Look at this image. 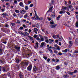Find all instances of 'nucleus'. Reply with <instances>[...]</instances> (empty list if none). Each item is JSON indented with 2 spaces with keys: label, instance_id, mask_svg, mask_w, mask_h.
Returning a JSON list of instances; mask_svg holds the SVG:
<instances>
[{
  "label": "nucleus",
  "instance_id": "obj_53",
  "mask_svg": "<svg viewBox=\"0 0 78 78\" xmlns=\"http://www.w3.org/2000/svg\"><path fill=\"white\" fill-rule=\"evenodd\" d=\"M23 27H20V30H23Z\"/></svg>",
  "mask_w": 78,
  "mask_h": 78
},
{
  "label": "nucleus",
  "instance_id": "obj_5",
  "mask_svg": "<svg viewBox=\"0 0 78 78\" xmlns=\"http://www.w3.org/2000/svg\"><path fill=\"white\" fill-rule=\"evenodd\" d=\"M46 45L45 42H43L41 43V44L40 45V47H44V46L45 47Z\"/></svg>",
  "mask_w": 78,
  "mask_h": 78
},
{
  "label": "nucleus",
  "instance_id": "obj_31",
  "mask_svg": "<svg viewBox=\"0 0 78 78\" xmlns=\"http://www.w3.org/2000/svg\"><path fill=\"white\" fill-rule=\"evenodd\" d=\"M25 33L26 34V36H28H28H29V34L27 33V32H25Z\"/></svg>",
  "mask_w": 78,
  "mask_h": 78
},
{
  "label": "nucleus",
  "instance_id": "obj_32",
  "mask_svg": "<svg viewBox=\"0 0 78 78\" xmlns=\"http://www.w3.org/2000/svg\"><path fill=\"white\" fill-rule=\"evenodd\" d=\"M51 17L52 18H55V14H52L51 15Z\"/></svg>",
  "mask_w": 78,
  "mask_h": 78
},
{
  "label": "nucleus",
  "instance_id": "obj_38",
  "mask_svg": "<svg viewBox=\"0 0 78 78\" xmlns=\"http://www.w3.org/2000/svg\"><path fill=\"white\" fill-rule=\"evenodd\" d=\"M51 19H52L51 18H49V17H48V20H49V21H50Z\"/></svg>",
  "mask_w": 78,
  "mask_h": 78
},
{
  "label": "nucleus",
  "instance_id": "obj_12",
  "mask_svg": "<svg viewBox=\"0 0 78 78\" xmlns=\"http://www.w3.org/2000/svg\"><path fill=\"white\" fill-rule=\"evenodd\" d=\"M69 44L70 45L69 46V48H70L71 47H72V44H73V43L72 41H69Z\"/></svg>",
  "mask_w": 78,
  "mask_h": 78
},
{
  "label": "nucleus",
  "instance_id": "obj_62",
  "mask_svg": "<svg viewBox=\"0 0 78 78\" xmlns=\"http://www.w3.org/2000/svg\"><path fill=\"white\" fill-rule=\"evenodd\" d=\"M3 25L1 23H0V27H3Z\"/></svg>",
  "mask_w": 78,
  "mask_h": 78
},
{
  "label": "nucleus",
  "instance_id": "obj_59",
  "mask_svg": "<svg viewBox=\"0 0 78 78\" xmlns=\"http://www.w3.org/2000/svg\"><path fill=\"white\" fill-rule=\"evenodd\" d=\"M69 8H70V9H72V5H70L69 6Z\"/></svg>",
  "mask_w": 78,
  "mask_h": 78
},
{
  "label": "nucleus",
  "instance_id": "obj_16",
  "mask_svg": "<svg viewBox=\"0 0 78 78\" xmlns=\"http://www.w3.org/2000/svg\"><path fill=\"white\" fill-rule=\"evenodd\" d=\"M75 43L76 45H78V39L76 38L75 41Z\"/></svg>",
  "mask_w": 78,
  "mask_h": 78
},
{
  "label": "nucleus",
  "instance_id": "obj_52",
  "mask_svg": "<svg viewBox=\"0 0 78 78\" xmlns=\"http://www.w3.org/2000/svg\"><path fill=\"white\" fill-rule=\"evenodd\" d=\"M34 5L33 4H31L30 5V6L31 8Z\"/></svg>",
  "mask_w": 78,
  "mask_h": 78
},
{
  "label": "nucleus",
  "instance_id": "obj_29",
  "mask_svg": "<svg viewBox=\"0 0 78 78\" xmlns=\"http://www.w3.org/2000/svg\"><path fill=\"white\" fill-rule=\"evenodd\" d=\"M15 61L16 63H19V61H20V60L19 59H16Z\"/></svg>",
  "mask_w": 78,
  "mask_h": 78
},
{
  "label": "nucleus",
  "instance_id": "obj_47",
  "mask_svg": "<svg viewBox=\"0 0 78 78\" xmlns=\"http://www.w3.org/2000/svg\"><path fill=\"white\" fill-rule=\"evenodd\" d=\"M14 3H15V4H17V0H15L14 1Z\"/></svg>",
  "mask_w": 78,
  "mask_h": 78
},
{
  "label": "nucleus",
  "instance_id": "obj_55",
  "mask_svg": "<svg viewBox=\"0 0 78 78\" xmlns=\"http://www.w3.org/2000/svg\"><path fill=\"white\" fill-rule=\"evenodd\" d=\"M2 51V49H0V53H2V54H3Z\"/></svg>",
  "mask_w": 78,
  "mask_h": 78
},
{
  "label": "nucleus",
  "instance_id": "obj_60",
  "mask_svg": "<svg viewBox=\"0 0 78 78\" xmlns=\"http://www.w3.org/2000/svg\"><path fill=\"white\" fill-rule=\"evenodd\" d=\"M50 61V58H48V59H47V62H49Z\"/></svg>",
  "mask_w": 78,
  "mask_h": 78
},
{
  "label": "nucleus",
  "instance_id": "obj_33",
  "mask_svg": "<svg viewBox=\"0 0 78 78\" xmlns=\"http://www.w3.org/2000/svg\"><path fill=\"white\" fill-rule=\"evenodd\" d=\"M3 68V66H0V72H2V70Z\"/></svg>",
  "mask_w": 78,
  "mask_h": 78
},
{
  "label": "nucleus",
  "instance_id": "obj_8",
  "mask_svg": "<svg viewBox=\"0 0 78 78\" xmlns=\"http://www.w3.org/2000/svg\"><path fill=\"white\" fill-rule=\"evenodd\" d=\"M66 11L63 10H61L59 12V14H65L66 13Z\"/></svg>",
  "mask_w": 78,
  "mask_h": 78
},
{
  "label": "nucleus",
  "instance_id": "obj_51",
  "mask_svg": "<svg viewBox=\"0 0 78 78\" xmlns=\"http://www.w3.org/2000/svg\"><path fill=\"white\" fill-rule=\"evenodd\" d=\"M22 39L25 42H28V41L27 40H26L25 39H24L23 38Z\"/></svg>",
  "mask_w": 78,
  "mask_h": 78
},
{
  "label": "nucleus",
  "instance_id": "obj_15",
  "mask_svg": "<svg viewBox=\"0 0 78 78\" xmlns=\"http://www.w3.org/2000/svg\"><path fill=\"white\" fill-rule=\"evenodd\" d=\"M19 5L20 6H21V7H24V5H23V2H20Z\"/></svg>",
  "mask_w": 78,
  "mask_h": 78
},
{
  "label": "nucleus",
  "instance_id": "obj_63",
  "mask_svg": "<svg viewBox=\"0 0 78 78\" xmlns=\"http://www.w3.org/2000/svg\"><path fill=\"white\" fill-rule=\"evenodd\" d=\"M1 30L2 31H5V29L3 28H1Z\"/></svg>",
  "mask_w": 78,
  "mask_h": 78
},
{
  "label": "nucleus",
  "instance_id": "obj_22",
  "mask_svg": "<svg viewBox=\"0 0 78 78\" xmlns=\"http://www.w3.org/2000/svg\"><path fill=\"white\" fill-rule=\"evenodd\" d=\"M28 37L30 39L31 41H33V38L31 37V36H28Z\"/></svg>",
  "mask_w": 78,
  "mask_h": 78
},
{
  "label": "nucleus",
  "instance_id": "obj_27",
  "mask_svg": "<svg viewBox=\"0 0 78 78\" xmlns=\"http://www.w3.org/2000/svg\"><path fill=\"white\" fill-rule=\"evenodd\" d=\"M69 76V75L67 74H66V75H64L63 76V77L64 78H67Z\"/></svg>",
  "mask_w": 78,
  "mask_h": 78
},
{
  "label": "nucleus",
  "instance_id": "obj_28",
  "mask_svg": "<svg viewBox=\"0 0 78 78\" xmlns=\"http://www.w3.org/2000/svg\"><path fill=\"white\" fill-rule=\"evenodd\" d=\"M50 23H51V25H53V24H54V21L53 20H51L50 22Z\"/></svg>",
  "mask_w": 78,
  "mask_h": 78
},
{
  "label": "nucleus",
  "instance_id": "obj_18",
  "mask_svg": "<svg viewBox=\"0 0 78 78\" xmlns=\"http://www.w3.org/2000/svg\"><path fill=\"white\" fill-rule=\"evenodd\" d=\"M67 73H68V74H69V75H73V72H71L70 71H68Z\"/></svg>",
  "mask_w": 78,
  "mask_h": 78
},
{
  "label": "nucleus",
  "instance_id": "obj_21",
  "mask_svg": "<svg viewBox=\"0 0 78 78\" xmlns=\"http://www.w3.org/2000/svg\"><path fill=\"white\" fill-rule=\"evenodd\" d=\"M19 75L20 78H23V74L22 73H20Z\"/></svg>",
  "mask_w": 78,
  "mask_h": 78
},
{
  "label": "nucleus",
  "instance_id": "obj_1",
  "mask_svg": "<svg viewBox=\"0 0 78 78\" xmlns=\"http://www.w3.org/2000/svg\"><path fill=\"white\" fill-rule=\"evenodd\" d=\"M32 69V65L30 64L27 67V69L28 71H31Z\"/></svg>",
  "mask_w": 78,
  "mask_h": 78
},
{
  "label": "nucleus",
  "instance_id": "obj_43",
  "mask_svg": "<svg viewBox=\"0 0 78 78\" xmlns=\"http://www.w3.org/2000/svg\"><path fill=\"white\" fill-rule=\"evenodd\" d=\"M51 3L52 5H53V4H54V3H55L54 0H51Z\"/></svg>",
  "mask_w": 78,
  "mask_h": 78
},
{
  "label": "nucleus",
  "instance_id": "obj_9",
  "mask_svg": "<svg viewBox=\"0 0 78 78\" xmlns=\"http://www.w3.org/2000/svg\"><path fill=\"white\" fill-rule=\"evenodd\" d=\"M26 10H25L23 9L21 11H20V13L22 14H24L26 12Z\"/></svg>",
  "mask_w": 78,
  "mask_h": 78
},
{
  "label": "nucleus",
  "instance_id": "obj_42",
  "mask_svg": "<svg viewBox=\"0 0 78 78\" xmlns=\"http://www.w3.org/2000/svg\"><path fill=\"white\" fill-rule=\"evenodd\" d=\"M34 38L35 39H36V38H37V35H36V34H34V36H33Z\"/></svg>",
  "mask_w": 78,
  "mask_h": 78
},
{
  "label": "nucleus",
  "instance_id": "obj_64",
  "mask_svg": "<svg viewBox=\"0 0 78 78\" xmlns=\"http://www.w3.org/2000/svg\"><path fill=\"white\" fill-rule=\"evenodd\" d=\"M45 41L47 43H48V39L46 40V41Z\"/></svg>",
  "mask_w": 78,
  "mask_h": 78
},
{
  "label": "nucleus",
  "instance_id": "obj_37",
  "mask_svg": "<svg viewBox=\"0 0 78 78\" xmlns=\"http://www.w3.org/2000/svg\"><path fill=\"white\" fill-rule=\"evenodd\" d=\"M50 11H51V12H52V9L51 8L49 9V10L47 11V12H49Z\"/></svg>",
  "mask_w": 78,
  "mask_h": 78
},
{
  "label": "nucleus",
  "instance_id": "obj_58",
  "mask_svg": "<svg viewBox=\"0 0 78 78\" xmlns=\"http://www.w3.org/2000/svg\"><path fill=\"white\" fill-rule=\"evenodd\" d=\"M34 30L38 31V29L36 28H34Z\"/></svg>",
  "mask_w": 78,
  "mask_h": 78
},
{
  "label": "nucleus",
  "instance_id": "obj_26",
  "mask_svg": "<svg viewBox=\"0 0 78 78\" xmlns=\"http://www.w3.org/2000/svg\"><path fill=\"white\" fill-rule=\"evenodd\" d=\"M29 17V16H28V13H27L26 14L24 15V18H25V19H27V17Z\"/></svg>",
  "mask_w": 78,
  "mask_h": 78
},
{
  "label": "nucleus",
  "instance_id": "obj_54",
  "mask_svg": "<svg viewBox=\"0 0 78 78\" xmlns=\"http://www.w3.org/2000/svg\"><path fill=\"white\" fill-rule=\"evenodd\" d=\"M43 58L45 59V60H46V59H47V57L46 56H44L43 57Z\"/></svg>",
  "mask_w": 78,
  "mask_h": 78
},
{
  "label": "nucleus",
  "instance_id": "obj_13",
  "mask_svg": "<svg viewBox=\"0 0 78 78\" xmlns=\"http://www.w3.org/2000/svg\"><path fill=\"white\" fill-rule=\"evenodd\" d=\"M54 41L53 40H52L51 39H49L48 40V42L49 44H52V42H53Z\"/></svg>",
  "mask_w": 78,
  "mask_h": 78
},
{
  "label": "nucleus",
  "instance_id": "obj_19",
  "mask_svg": "<svg viewBox=\"0 0 78 78\" xmlns=\"http://www.w3.org/2000/svg\"><path fill=\"white\" fill-rule=\"evenodd\" d=\"M68 7L65 6L64 7H62V9H61V10H67V8Z\"/></svg>",
  "mask_w": 78,
  "mask_h": 78
},
{
  "label": "nucleus",
  "instance_id": "obj_39",
  "mask_svg": "<svg viewBox=\"0 0 78 78\" xmlns=\"http://www.w3.org/2000/svg\"><path fill=\"white\" fill-rule=\"evenodd\" d=\"M15 12H16V13H19V10H16L15 11Z\"/></svg>",
  "mask_w": 78,
  "mask_h": 78
},
{
  "label": "nucleus",
  "instance_id": "obj_50",
  "mask_svg": "<svg viewBox=\"0 0 78 78\" xmlns=\"http://www.w3.org/2000/svg\"><path fill=\"white\" fill-rule=\"evenodd\" d=\"M78 72V70H74V72H73V73H76Z\"/></svg>",
  "mask_w": 78,
  "mask_h": 78
},
{
  "label": "nucleus",
  "instance_id": "obj_56",
  "mask_svg": "<svg viewBox=\"0 0 78 78\" xmlns=\"http://www.w3.org/2000/svg\"><path fill=\"white\" fill-rule=\"evenodd\" d=\"M11 25L12 26H15V23H11Z\"/></svg>",
  "mask_w": 78,
  "mask_h": 78
},
{
  "label": "nucleus",
  "instance_id": "obj_30",
  "mask_svg": "<svg viewBox=\"0 0 78 78\" xmlns=\"http://www.w3.org/2000/svg\"><path fill=\"white\" fill-rule=\"evenodd\" d=\"M36 39L37 40V41H38L39 42H41V41H40V38L39 37H37L36 38Z\"/></svg>",
  "mask_w": 78,
  "mask_h": 78
},
{
  "label": "nucleus",
  "instance_id": "obj_2",
  "mask_svg": "<svg viewBox=\"0 0 78 78\" xmlns=\"http://www.w3.org/2000/svg\"><path fill=\"white\" fill-rule=\"evenodd\" d=\"M8 75L9 77V78H11V77H14V76L13 74L11 75V73L10 72H8Z\"/></svg>",
  "mask_w": 78,
  "mask_h": 78
},
{
  "label": "nucleus",
  "instance_id": "obj_36",
  "mask_svg": "<svg viewBox=\"0 0 78 78\" xmlns=\"http://www.w3.org/2000/svg\"><path fill=\"white\" fill-rule=\"evenodd\" d=\"M16 68H17V70H19V65H16Z\"/></svg>",
  "mask_w": 78,
  "mask_h": 78
},
{
  "label": "nucleus",
  "instance_id": "obj_10",
  "mask_svg": "<svg viewBox=\"0 0 78 78\" xmlns=\"http://www.w3.org/2000/svg\"><path fill=\"white\" fill-rule=\"evenodd\" d=\"M39 36L40 37L41 41H44V37L41 34H39Z\"/></svg>",
  "mask_w": 78,
  "mask_h": 78
},
{
  "label": "nucleus",
  "instance_id": "obj_44",
  "mask_svg": "<svg viewBox=\"0 0 78 78\" xmlns=\"http://www.w3.org/2000/svg\"><path fill=\"white\" fill-rule=\"evenodd\" d=\"M76 27H78V21L76 23Z\"/></svg>",
  "mask_w": 78,
  "mask_h": 78
},
{
  "label": "nucleus",
  "instance_id": "obj_11",
  "mask_svg": "<svg viewBox=\"0 0 78 78\" xmlns=\"http://www.w3.org/2000/svg\"><path fill=\"white\" fill-rule=\"evenodd\" d=\"M57 25V24H52L51 25V27L52 28H56V26Z\"/></svg>",
  "mask_w": 78,
  "mask_h": 78
},
{
  "label": "nucleus",
  "instance_id": "obj_25",
  "mask_svg": "<svg viewBox=\"0 0 78 78\" xmlns=\"http://www.w3.org/2000/svg\"><path fill=\"white\" fill-rule=\"evenodd\" d=\"M2 16H8V14L6 13H3L2 14Z\"/></svg>",
  "mask_w": 78,
  "mask_h": 78
},
{
  "label": "nucleus",
  "instance_id": "obj_24",
  "mask_svg": "<svg viewBox=\"0 0 78 78\" xmlns=\"http://www.w3.org/2000/svg\"><path fill=\"white\" fill-rule=\"evenodd\" d=\"M60 69V67H59V66H57L55 67V69L56 70H59Z\"/></svg>",
  "mask_w": 78,
  "mask_h": 78
},
{
  "label": "nucleus",
  "instance_id": "obj_14",
  "mask_svg": "<svg viewBox=\"0 0 78 78\" xmlns=\"http://www.w3.org/2000/svg\"><path fill=\"white\" fill-rule=\"evenodd\" d=\"M22 63L23 64H24L26 66H28V63L27 62H22Z\"/></svg>",
  "mask_w": 78,
  "mask_h": 78
},
{
  "label": "nucleus",
  "instance_id": "obj_20",
  "mask_svg": "<svg viewBox=\"0 0 78 78\" xmlns=\"http://www.w3.org/2000/svg\"><path fill=\"white\" fill-rule=\"evenodd\" d=\"M18 33H19V34H22V35H23V36H25V34L22 32L19 31L18 32Z\"/></svg>",
  "mask_w": 78,
  "mask_h": 78
},
{
  "label": "nucleus",
  "instance_id": "obj_48",
  "mask_svg": "<svg viewBox=\"0 0 78 78\" xmlns=\"http://www.w3.org/2000/svg\"><path fill=\"white\" fill-rule=\"evenodd\" d=\"M62 55V54L61 52H58V54H57V55Z\"/></svg>",
  "mask_w": 78,
  "mask_h": 78
},
{
  "label": "nucleus",
  "instance_id": "obj_23",
  "mask_svg": "<svg viewBox=\"0 0 78 78\" xmlns=\"http://www.w3.org/2000/svg\"><path fill=\"white\" fill-rule=\"evenodd\" d=\"M48 50H49L50 53H51V54H53V52L51 49H50L49 48H48Z\"/></svg>",
  "mask_w": 78,
  "mask_h": 78
},
{
  "label": "nucleus",
  "instance_id": "obj_57",
  "mask_svg": "<svg viewBox=\"0 0 78 78\" xmlns=\"http://www.w3.org/2000/svg\"><path fill=\"white\" fill-rule=\"evenodd\" d=\"M5 27H6V28H8V27H9V25H8V24H5Z\"/></svg>",
  "mask_w": 78,
  "mask_h": 78
},
{
  "label": "nucleus",
  "instance_id": "obj_41",
  "mask_svg": "<svg viewBox=\"0 0 78 78\" xmlns=\"http://www.w3.org/2000/svg\"><path fill=\"white\" fill-rule=\"evenodd\" d=\"M36 70H37V69H36V66H34L33 68V70L34 71H36Z\"/></svg>",
  "mask_w": 78,
  "mask_h": 78
},
{
  "label": "nucleus",
  "instance_id": "obj_17",
  "mask_svg": "<svg viewBox=\"0 0 78 78\" xmlns=\"http://www.w3.org/2000/svg\"><path fill=\"white\" fill-rule=\"evenodd\" d=\"M67 51H68L67 49H66L64 50H62V52H63V53H67Z\"/></svg>",
  "mask_w": 78,
  "mask_h": 78
},
{
  "label": "nucleus",
  "instance_id": "obj_40",
  "mask_svg": "<svg viewBox=\"0 0 78 78\" xmlns=\"http://www.w3.org/2000/svg\"><path fill=\"white\" fill-rule=\"evenodd\" d=\"M60 17H61V16L60 15H59L58 16L57 18V20H59V18H60Z\"/></svg>",
  "mask_w": 78,
  "mask_h": 78
},
{
  "label": "nucleus",
  "instance_id": "obj_4",
  "mask_svg": "<svg viewBox=\"0 0 78 78\" xmlns=\"http://www.w3.org/2000/svg\"><path fill=\"white\" fill-rule=\"evenodd\" d=\"M2 71L3 72H7L8 70H6V69L5 68V66H3V68L2 69Z\"/></svg>",
  "mask_w": 78,
  "mask_h": 78
},
{
  "label": "nucleus",
  "instance_id": "obj_3",
  "mask_svg": "<svg viewBox=\"0 0 78 78\" xmlns=\"http://www.w3.org/2000/svg\"><path fill=\"white\" fill-rule=\"evenodd\" d=\"M35 16L36 18L38 20H43V18L41 17L40 18H39V16H37V14H35Z\"/></svg>",
  "mask_w": 78,
  "mask_h": 78
},
{
  "label": "nucleus",
  "instance_id": "obj_46",
  "mask_svg": "<svg viewBox=\"0 0 78 78\" xmlns=\"http://www.w3.org/2000/svg\"><path fill=\"white\" fill-rule=\"evenodd\" d=\"M54 53H55L56 54H57V53H58V51L56 50H55L54 51Z\"/></svg>",
  "mask_w": 78,
  "mask_h": 78
},
{
  "label": "nucleus",
  "instance_id": "obj_35",
  "mask_svg": "<svg viewBox=\"0 0 78 78\" xmlns=\"http://www.w3.org/2000/svg\"><path fill=\"white\" fill-rule=\"evenodd\" d=\"M36 27L37 28H39V25L38 24H36Z\"/></svg>",
  "mask_w": 78,
  "mask_h": 78
},
{
  "label": "nucleus",
  "instance_id": "obj_6",
  "mask_svg": "<svg viewBox=\"0 0 78 78\" xmlns=\"http://www.w3.org/2000/svg\"><path fill=\"white\" fill-rule=\"evenodd\" d=\"M34 47L35 48H38L39 47V43L37 42L35 44V46H34Z\"/></svg>",
  "mask_w": 78,
  "mask_h": 78
},
{
  "label": "nucleus",
  "instance_id": "obj_45",
  "mask_svg": "<svg viewBox=\"0 0 78 78\" xmlns=\"http://www.w3.org/2000/svg\"><path fill=\"white\" fill-rule=\"evenodd\" d=\"M55 61L56 62H59V59L58 58H57L56 60H55Z\"/></svg>",
  "mask_w": 78,
  "mask_h": 78
},
{
  "label": "nucleus",
  "instance_id": "obj_61",
  "mask_svg": "<svg viewBox=\"0 0 78 78\" xmlns=\"http://www.w3.org/2000/svg\"><path fill=\"white\" fill-rule=\"evenodd\" d=\"M32 27H36V25H35L34 24H32Z\"/></svg>",
  "mask_w": 78,
  "mask_h": 78
},
{
  "label": "nucleus",
  "instance_id": "obj_49",
  "mask_svg": "<svg viewBox=\"0 0 78 78\" xmlns=\"http://www.w3.org/2000/svg\"><path fill=\"white\" fill-rule=\"evenodd\" d=\"M17 23H18V24H20V21L19 20H17Z\"/></svg>",
  "mask_w": 78,
  "mask_h": 78
},
{
  "label": "nucleus",
  "instance_id": "obj_7",
  "mask_svg": "<svg viewBox=\"0 0 78 78\" xmlns=\"http://www.w3.org/2000/svg\"><path fill=\"white\" fill-rule=\"evenodd\" d=\"M14 48L15 50H17L18 51H19L20 49V47H17L16 46H15Z\"/></svg>",
  "mask_w": 78,
  "mask_h": 78
},
{
  "label": "nucleus",
  "instance_id": "obj_34",
  "mask_svg": "<svg viewBox=\"0 0 78 78\" xmlns=\"http://www.w3.org/2000/svg\"><path fill=\"white\" fill-rule=\"evenodd\" d=\"M25 9L26 10H28V6H25Z\"/></svg>",
  "mask_w": 78,
  "mask_h": 78
}]
</instances>
